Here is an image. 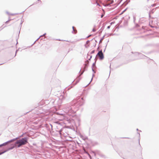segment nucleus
<instances>
[{
	"mask_svg": "<svg viewBox=\"0 0 159 159\" xmlns=\"http://www.w3.org/2000/svg\"><path fill=\"white\" fill-rule=\"evenodd\" d=\"M27 143V141L26 140H19L18 141L16 144L18 147H20V146L24 145Z\"/></svg>",
	"mask_w": 159,
	"mask_h": 159,
	"instance_id": "obj_1",
	"label": "nucleus"
},
{
	"mask_svg": "<svg viewBox=\"0 0 159 159\" xmlns=\"http://www.w3.org/2000/svg\"><path fill=\"white\" fill-rule=\"evenodd\" d=\"M97 56L99 57L101 60H102L104 58V56L102 51H99L97 55Z\"/></svg>",
	"mask_w": 159,
	"mask_h": 159,
	"instance_id": "obj_2",
	"label": "nucleus"
},
{
	"mask_svg": "<svg viewBox=\"0 0 159 159\" xmlns=\"http://www.w3.org/2000/svg\"><path fill=\"white\" fill-rule=\"evenodd\" d=\"M7 142H6V143H3L2 144L0 145V147H1V146H3L5 145H6L7 144ZM5 152H0V155L2 154L3 153H4Z\"/></svg>",
	"mask_w": 159,
	"mask_h": 159,
	"instance_id": "obj_3",
	"label": "nucleus"
},
{
	"mask_svg": "<svg viewBox=\"0 0 159 159\" xmlns=\"http://www.w3.org/2000/svg\"><path fill=\"white\" fill-rule=\"evenodd\" d=\"M96 29L95 28H94L93 30H92V31L93 32H94L95 31H96Z\"/></svg>",
	"mask_w": 159,
	"mask_h": 159,
	"instance_id": "obj_4",
	"label": "nucleus"
},
{
	"mask_svg": "<svg viewBox=\"0 0 159 159\" xmlns=\"http://www.w3.org/2000/svg\"><path fill=\"white\" fill-rule=\"evenodd\" d=\"M110 26H107V28L108 29H109L110 28Z\"/></svg>",
	"mask_w": 159,
	"mask_h": 159,
	"instance_id": "obj_5",
	"label": "nucleus"
},
{
	"mask_svg": "<svg viewBox=\"0 0 159 159\" xmlns=\"http://www.w3.org/2000/svg\"><path fill=\"white\" fill-rule=\"evenodd\" d=\"M104 16V15L103 14H102L101 16V18H102Z\"/></svg>",
	"mask_w": 159,
	"mask_h": 159,
	"instance_id": "obj_6",
	"label": "nucleus"
},
{
	"mask_svg": "<svg viewBox=\"0 0 159 159\" xmlns=\"http://www.w3.org/2000/svg\"><path fill=\"white\" fill-rule=\"evenodd\" d=\"M84 151L85 152H86V153H87V154H88L89 155V153H87V152H86V151H85V149H84Z\"/></svg>",
	"mask_w": 159,
	"mask_h": 159,
	"instance_id": "obj_7",
	"label": "nucleus"
},
{
	"mask_svg": "<svg viewBox=\"0 0 159 159\" xmlns=\"http://www.w3.org/2000/svg\"><path fill=\"white\" fill-rule=\"evenodd\" d=\"M73 30H74V27H73Z\"/></svg>",
	"mask_w": 159,
	"mask_h": 159,
	"instance_id": "obj_8",
	"label": "nucleus"
},
{
	"mask_svg": "<svg viewBox=\"0 0 159 159\" xmlns=\"http://www.w3.org/2000/svg\"><path fill=\"white\" fill-rule=\"evenodd\" d=\"M112 23H113V22H111V25Z\"/></svg>",
	"mask_w": 159,
	"mask_h": 159,
	"instance_id": "obj_9",
	"label": "nucleus"
},
{
	"mask_svg": "<svg viewBox=\"0 0 159 159\" xmlns=\"http://www.w3.org/2000/svg\"><path fill=\"white\" fill-rule=\"evenodd\" d=\"M76 32H75V33H76L77 32V31H76Z\"/></svg>",
	"mask_w": 159,
	"mask_h": 159,
	"instance_id": "obj_10",
	"label": "nucleus"
},
{
	"mask_svg": "<svg viewBox=\"0 0 159 159\" xmlns=\"http://www.w3.org/2000/svg\"><path fill=\"white\" fill-rule=\"evenodd\" d=\"M98 5H99V4L98 3H97Z\"/></svg>",
	"mask_w": 159,
	"mask_h": 159,
	"instance_id": "obj_11",
	"label": "nucleus"
}]
</instances>
